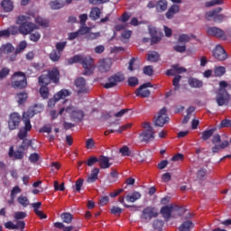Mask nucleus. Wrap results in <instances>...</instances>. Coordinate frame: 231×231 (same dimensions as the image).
Here are the masks:
<instances>
[{"mask_svg":"<svg viewBox=\"0 0 231 231\" xmlns=\"http://www.w3.org/2000/svg\"><path fill=\"white\" fill-rule=\"evenodd\" d=\"M68 115L74 120H82L84 118V111L75 108L73 106H62L60 108L59 112L57 110H51L49 116L51 120H57L60 116L61 122H64L68 118Z\"/></svg>","mask_w":231,"mask_h":231,"instance_id":"f257e3e1","label":"nucleus"},{"mask_svg":"<svg viewBox=\"0 0 231 231\" xmlns=\"http://www.w3.org/2000/svg\"><path fill=\"white\" fill-rule=\"evenodd\" d=\"M32 16L30 14H22L17 18V24L19 26V32L22 35H30L35 30H39V26L37 24L31 22Z\"/></svg>","mask_w":231,"mask_h":231,"instance_id":"f03ea898","label":"nucleus"},{"mask_svg":"<svg viewBox=\"0 0 231 231\" xmlns=\"http://www.w3.org/2000/svg\"><path fill=\"white\" fill-rule=\"evenodd\" d=\"M76 62H79L83 64V68L85 69V75H91L93 71H95V63L91 59V56H84V55H76L69 60V64H75Z\"/></svg>","mask_w":231,"mask_h":231,"instance_id":"7ed1b4c3","label":"nucleus"},{"mask_svg":"<svg viewBox=\"0 0 231 231\" xmlns=\"http://www.w3.org/2000/svg\"><path fill=\"white\" fill-rule=\"evenodd\" d=\"M60 77V74L59 72V69L54 68L51 70H50L47 74H43L39 78V84L40 86L45 87H47L48 84H50L51 82L58 84Z\"/></svg>","mask_w":231,"mask_h":231,"instance_id":"20e7f679","label":"nucleus"},{"mask_svg":"<svg viewBox=\"0 0 231 231\" xmlns=\"http://www.w3.org/2000/svg\"><path fill=\"white\" fill-rule=\"evenodd\" d=\"M226 86V81H220V89L218 90L216 97L217 106H225L226 104H228V100H230V96H228V93L225 90Z\"/></svg>","mask_w":231,"mask_h":231,"instance_id":"39448f33","label":"nucleus"},{"mask_svg":"<svg viewBox=\"0 0 231 231\" xmlns=\"http://www.w3.org/2000/svg\"><path fill=\"white\" fill-rule=\"evenodd\" d=\"M30 118H33V114L23 113V122L24 124V129H21L18 134V137L20 138V140L26 138L28 131L32 130V124L30 123Z\"/></svg>","mask_w":231,"mask_h":231,"instance_id":"423d86ee","label":"nucleus"},{"mask_svg":"<svg viewBox=\"0 0 231 231\" xmlns=\"http://www.w3.org/2000/svg\"><path fill=\"white\" fill-rule=\"evenodd\" d=\"M220 12H223V8L221 7L209 11L206 14V19H208V21L213 20L215 23H223V21H226V15L219 14Z\"/></svg>","mask_w":231,"mask_h":231,"instance_id":"0eeeda50","label":"nucleus"},{"mask_svg":"<svg viewBox=\"0 0 231 231\" xmlns=\"http://www.w3.org/2000/svg\"><path fill=\"white\" fill-rule=\"evenodd\" d=\"M125 80V76H124V74L119 72L108 78V80L104 85V88H106V89H110L111 88H115V86H118L120 82H124Z\"/></svg>","mask_w":231,"mask_h":231,"instance_id":"6e6552de","label":"nucleus"},{"mask_svg":"<svg viewBox=\"0 0 231 231\" xmlns=\"http://www.w3.org/2000/svg\"><path fill=\"white\" fill-rule=\"evenodd\" d=\"M165 124H169V116H167V109L162 108L159 111L157 116L154 117V125L156 127H163Z\"/></svg>","mask_w":231,"mask_h":231,"instance_id":"1a4fd4ad","label":"nucleus"},{"mask_svg":"<svg viewBox=\"0 0 231 231\" xmlns=\"http://www.w3.org/2000/svg\"><path fill=\"white\" fill-rule=\"evenodd\" d=\"M152 217H158V210L152 207H148L143 210L141 219L143 223H149Z\"/></svg>","mask_w":231,"mask_h":231,"instance_id":"9d476101","label":"nucleus"},{"mask_svg":"<svg viewBox=\"0 0 231 231\" xmlns=\"http://www.w3.org/2000/svg\"><path fill=\"white\" fill-rule=\"evenodd\" d=\"M143 127L144 131L140 134V137L144 142H151L154 138V129L149 123H143Z\"/></svg>","mask_w":231,"mask_h":231,"instance_id":"9b49d317","label":"nucleus"},{"mask_svg":"<svg viewBox=\"0 0 231 231\" xmlns=\"http://www.w3.org/2000/svg\"><path fill=\"white\" fill-rule=\"evenodd\" d=\"M212 53L213 57L220 62H223L224 60H226L228 59V54L226 53V51H225V49L221 45H217L213 50Z\"/></svg>","mask_w":231,"mask_h":231,"instance_id":"f8f14e48","label":"nucleus"},{"mask_svg":"<svg viewBox=\"0 0 231 231\" xmlns=\"http://www.w3.org/2000/svg\"><path fill=\"white\" fill-rule=\"evenodd\" d=\"M208 35H211V37H217V39H222L223 41H226V33H225V31L222 29H219L218 27H208L207 29Z\"/></svg>","mask_w":231,"mask_h":231,"instance_id":"ddd939ff","label":"nucleus"},{"mask_svg":"<svg viewBox=\"0 0 231 231\" xmlns=\"http://www.w3.org/2000/svg\"><path fill=\"white\" fill-rule=\"evenodd\" d=\"M19 124H21V116L18 113L11 114L8 121L9 129L14 131L19 127Z\"/></svg>","mask_w":231,"mask_h":231,"instance_id":"4468645a","label":"nucleus"},{"mask_svg":"<svg viewBox=\"0 0 231 231\" xmlns=\"http://www.w3.org/2000/svg\"><path fill=\"white\" fill-rule=\"evenodd\" d=\"M180 210H181V208L171 204V205L163 207L161 209V214H162V216L165 219H169L171 217V212H178Z\"/></svg>","mask_w":231,"mask_h":231,"instance_id":"2eb2a0df","label":"nucleus"},{"mask_svg":"<svg viewBox=\"0 0 231 231\" xmlns=\"http://www.w3.org/2000/svg\"><path fill=\"white\" fill-rule=\"evenodd\" d=\"M147 88H152V85L150 82L144 83L135 91L136 97H142V98H147V97L151 95V91H149Z\"/></svg>","mask_w":231,"mask_h":231,"instance_id":"dca6fc26","label":"nucleus"},{"mask_svg":"<svg viewBox=\"0 0 231 231\" xmlns=\"http://www.w3.org/2000/svg\"><path fill=\"white\" fill-rule=\"evenodd\" d=\"M75 86L78 89V92L79 93H88L89 91V88H88V85L86 84V79H84V78H78L75 80Z\"/></svg>","mask_w":231,"mask_h":231,"instance_id":"f3484780","label":"nucleus"},{"mask_svg":"<svg viewBox=\"0 0 231 231\" xmlns=\"http://www.w3.org/2000/svg\"><path fill=\"white\" fill-rule=\"evenodd\" d=\"M112 64L111 59L101 60L98 65V71L101 73H106V71L111 69Z\"/></svg>","mask_w":231,"mask_h":231,"instance_id":"a211bd4d","label":"nucleus"},{"mask_svg":"<svg viewBox=\"0 0 231 231\" xmlns=\"http://www.w3.org/2000/svg\"><path fill=\"white\" fill-rule=\"evenodd\" d=\"M72 2L73 0H65L62 3H60V0H53L50 3V7L51 10H60L65 5H71Z\"/></svg>","mask_w":231,"mask_h":231,"instance_id":"6ab92c4d","label":"nucleus"},{"mask_svg":"<svg viewBox=\"0 0 231 231\" xmlns=\"http://www.w3.org/2000/svg\"><path fill=\"white\" fill-rule=\"evenodd\" d=\"M29 15L31 19L33 17L36 24H39V26H42V28H48V26H50V22L48 20L41 16H36L33 13H30Z\"/></svg>","mask_w":231,"mask_h":231,"instance_id":"aec40b11","label":"nucleus"},{"mask_svg":"<svg viewBox=\"0 0 231 231\" xmlns=\"http://www.w3.org/2000/svg\"><path fill=\"white\" fill-rule=\"evenodd\" d=\"M26 46H28V43L26 42H22L18 45V47L15 50V52L13 53L11 56H7L8 60H15V58L17 57V53H21L22 51H24L26 50Z\"/></svg>","mask_w":231,"mask_h":231,"instance_id":"412c9836","label":"nucleus"},{"mask_svg":"<svg viewBox=\"0 0 231 231\" xmlns=\"http://www.w3.org/2000/svg\"><path fill=\"white\" fill-rule=\"evenodd\" d=\"M187 69L183 67H180L179 65H173L172 69H168L166 75L174 77V75H180L181 73H185Z\"/></svg>","mask_w":231,"mask_h":231,"instance_id":"4be33fe9","label":"nucleus"},{"mask_svg":"<svg viewBox=\"0 0 231 231\" xmlns=\"http://www.w3.org/2000/svg\"><path fill=\"white\" fill-rule=\"evenodd\" d=\"M12 86L14 89H23V88H26V86H28L26 76H21L20 81H12Z\"/></svg>","mask_w":231,"mask_h":231,"instance_id":"5701e85b","label":"nucleus"},{"mask_svg":"<svg viewBox=\"0 0 231 231\" xmlns=\"http://www.w3.org/2000/svg\"><path fill=\"white\" fill-rule=\"evenodd\" d=\"M148 30L152 37V42L153 43L160 42L161 38H160V35H158V29H156V27L154 26H149Z\"/></svg>","mask_w":231,"mask_h":231,"instance_id":"b1692460","label":"nucleus"},{"mask_svg":"<svg viewBox=\"0 0 231 231\" xmlns=\"http://www.w3.org/2000/svg\"><path fill=\"white\" fill-rule=\"evenodd\" d=\"M99 165L101 169H109L113 163H111V159L106 156L101 155L98 159Z\"/></svg>","mask_w":231,"mask_h":231,"instance_id":"393cba45","label":"nucleus"},{"mask_svg":"<svg viewBox=\"0 0 231 231\" xmlns=\"http://www.w3.org/2000/svg\"><path fill=\"white\" fill-rule=\"evenodd\" d=\"M100 170L98 168H94L91 173L88 176L87 182L88 183H95L97 180H98V173Z\"/></svg>","mask_w":231,"mask_h":231,"instance_id":"a878e982","label":"nucleus"},{"mask_svg":"<svg viewBox=\"0 0 231 231\" xmlns=\"http://www.w3.org/2000/svg\"><path fill=\"white\" fill-rule=\"evenodd\" d=\"M142 198V194L138 191H134L132 194L127 195L125 199L127 201V203H134L135 201H138Z\"/></svg>","mask_w":231,"mask_h":231,"instance_id":"bb28decb","label":"nucleus"},{"mask_svg":"<svg viewBox=\"0 0 231 231\" xmlns=\"http://www.w3.org/2000/svg\"><path fill=\"white\" fill-rule=\"evenodd\" d=\"M44 105L37 104L32 108H30L27 112L23 113H28V115H32V116H34L35 115H37V113H42Z\"/></svg>","mask_w":231,"mask_h":231,"instance_id":"cd10ccee","label":"nucleus"},{"mask_svg":"<svg viewBox=\"0 0 231 231\" xmlns=\"http://www.w3.org/2000/svg\"><path fill=\"white\" fill-rule=\"evenodd\" d=\"M9 157L10 158H13L14 160H23V151L21 150H18V151H15L14 152V147H11L9 149Z\"/></svg>","mask_w":231,"mask_h":231,"instance_id":"c85d7f7f","label":"nucleus"},{"mask_svg":"<svg viewBox=\"0 0 231 231\" xmlns=\"http://www.w3.org/2000/svg\"><path fill=\"white\" fill-rule=\"evenodd\" d=\"M69 95H71V92H69V90L68 89H61L59 92H57L54 97H56V100L60 101V100H64V98H66L67 97H69Z\"/></svg>","mask_w":231,"mask_h":231,"instance_id":"c756f323","label":"nucleus"},{"mask_svg":"<svg viewBox=\"0 0 231 231\" xmlns=\"http://www.w3.org/2000/svg\"><path fill=\"white\" fill-rule=\"evenodd\" d=\"M189 86L190 88H203V81L196 79V78H189L188 80Z\"/></svg>","mask_w":231,"mask_h":231,"instance_id":"7c9ffc66","label":"nucleus"},{"mask_svg":"<svg viewBox=\"0 0 231 231\" xmlns=\"http://www.w3.org/2000/svg\"><path fill=\"white\" fill-rule=\"evenodd\" d=\"M0 50H1V53H5V55H10V53H14L15 49L12 44L6 43L2 45Z\"/></svg>","mask_w":231,"mask_h":231,"instance_id":"2f4dec72","label":"nucleus"},{"mask_svg":"<svg viewBox=\"0 0 231 231\" xmlns=\"http://www.w3.org/2000/svg\"><path fill=\"white\" fill-rule=\"evenodd\" d=\"M178 12H180V6L173 5L166 14L167 19H172V17H174L175 14H178Z\"/></svg>","mask_w":231,"mask_h":231,"instance_id":"473e14b6","label":"nucleus"},{"mask_svg":"<svg viewBox=\"0 0 231 231\" xmlns=\"http://www.w3.org/2000/svg\"><path fill=\"white\" fill-rule=\"evenodd\" d=\"M26 100H28V93L20 92L16 95V102H18L20 106H22V104H24Z\"/></svg>","mask_w":231,"mask_h":231,"instance_id":"72a5a7b5","label":"nucleus"},{"mask_svg":"<svg viewBox=\"0 0 231 231\" xmlns=\"http://www.w3.org/2000/svg\"><path fill=\"white\" fill-rule=\"evenodd\" d=\"M17 202L19 203V205L23 207V208H26V207H28L30 205V199H28V197H26L24 195L19 196L17 198Z\"/></svg>","mask_w":231,"mask_h":231,"instance_id":"f704fd0d","label":"nucleus"},{"mask_svg":"<svg viewBox=\"0 0 231 231\" xmlns=\"http://www.w3.org/2000/svg\"><path fill=\"white\" fill-rule=\"evenodd\" d=\"M2 8L5 12H12L14 10V3L10 0H4L2 2Z\"/></svg>","mask_w":231,"mask_h":231,"instance_id":"c9c22d12","label":"nucleus"},{"mask_svg":"<svg viewBox=\"0 0 231 231\" xmlns=\"http://www.w3.org/2000/svg\"><path fill=\"white\" fill-rule=\"evenodd\" d=\"M147 60L150 62H158L160 60V54L156 51H150L147 55Z\"/></svg>","mask_w":231,"mask_h":231,"instance_id":"e433bc0d","label":"nucleus"},{"mask_svg":"<svg viewBox=\"0 0 231 231\" xmlns=\"http://www.w3.org/2000/svg\"><path fill=\"white\" fill-rule=\"evenodd\" d=\"M228 143H229L228 141H223L222 143L216 144L212 148L213 154H216V152H217L218 151H221V149H226V147H228Z\"/></svg>","mask_w":231,"mask_h":231,"instance_id":"4c0bfd02","label":"nucleus"},{"mask_svg":"<svg viewBox=\"0 0 231 231\" xmlns=\"http://www.w3.org/2000/svg\"><path fill=\"white\" fill-rule=\"evenodd\" d=\"M226 73V69L223 66L215 67L214 75L215 77H223Z\"/></svg>","mask_w":231,"mask_h":231,"instance_id":"58836bf2","label":"nucleus"},{"mask_svg":"<svg viewBox=\"0 0 231 231\" xmlns=\"http://www.w3.org/2000/svg\"><path fill=\"white\" fill-rule=\"evenodd\" d=\"M63 223L69 225L73 221V215L70 213H63L60 215Z\"/></svg>","mask_w":231,"mask_h":231,"instance_id":"ea45409f","label":"nucleus"},{"mask_svg":"<svg viewBox=\"0 0 231 231\" xmlns=\"http://www.w3.org/2000/svg\"><path fill=\"white\" fill-rule=\"evenodd\" d=\"M100 9H98V7H94L90 12L89 17L90 19L96 21V19H98L100 17Z\"/></svg>","mask_w":231,"mask_h":231,"instance_id":"a19ab883","label":"nucleus"},{"mask_svg":"<svg viewBox=\"0 0 231 231\" xmlns=\"http://www.w3.org/2000/svg\"><path fill=\"white\" fill-rule=\"evenodd\" d=\"M207 180V170L200 169L197 173V181H203Z\"/></svg>","mask_w":231,"mask_h":231,"instance_id":"79ce46f5","label":"nucleus"},{"mask_svg":"<svg viewBox=\"0 0 231 231\" xmlns=\"http://www.w3.org/2000/svg\"><path fill=\"white\" fill-rule=\"evenodd\" d=\"M29 39L30 41H32V42H39V41L41 40V32L37 31L29 33Z\"/></svg>","mask_w":231,"mask_h":231,"instance_id":"37998d69","label":"nucleus"},{"mask_svg":"<svg viewBox=\"0 0 231 231\" xmlns=\"http://www.w3.org/2000/svg\"><path fill=\"white\" fill-rule=\"evenodd\" d=\"M192 227H194V224L191 221H186L180 226V231H189Z\"/></svg>","mask_w":231,"mask_h":231,"instance_id":"c03bdc74","label":"nucleus"},{"mask_svg":"<svg viewBox=\"0 0 231 231\" xmlns=\"http://www.w3.org/2000/svg\"><path fill=\"white\" fill-rule=\"evenodd\" d=\"M156 8L158 12H165L167 10V1L165 0H161L157 3Z\"/></svg>","mask_w":231,"mask_h":231,"instance_id":"a18cd8bd","label":"nucleus"},{"mask_svg":"<svg viewBox=\"0 0 231 231\" xmlns=\"http://www.w3.org/2000/svg\"><path fill=\"white\" fill-rule=\"evenodd\" d=\"M178 42L185 46L187 42H190V36L189 34H181L179 36Z\"/></svg>","mask_w":231,"mask_h":231,"instance_id":"49530a36","label":"nucleus"},{"mask_svg":"<svg viewBox=\"0 0 231 231\" xmlns=\"http://www.w3.org/2000/svg\"><path fill=\"white\" fill-rule=\"evenodd\" d=\"M216 131V128H212L209 130H206L202 133V140H208V138H210V136H212L214 134Z\"/></svg>","mask_w":231,"mask_h":231,"instance_id":"de8ad7c7","label":"nucleus"},{"mask_svg":"<svg viewBox=\"0 0 231 231\" xmlns=\"http://www.w3.org/2000/svg\"><path fill=\"white\" fill-rule=\"evenodd\" d=\"M50 59L52 60V62H57L59 59H60V52L57 51H52L50 54Z\"/></svg>","mask_w":231,"mask_h":231,"instance_id":"09e8293b","label":"nucleus"},{"mask_svg":"<svg viewBox=\"0 0 231 231\" xmlns=\"http://www.w3.org/2000/svg\"><path fill=\"white\" fill-rule=\"evenodd\" d=\"M40 94L42 98H48V97H50V91L48 90V87L42 86L40 88Z\"/></svg>","mask_w":231,"mask_h":231,"instance_id":"8fccbe9b","label":"nucleus"},{"mask_svg":"<svg viewBox=\"0 0 231 231\" xmlns=\"http://www.w3.org/2000/svg\"><path fill=\"white\" fill-rule=\"evenodd\" d=\"M181 80L180 75H176L172 80V84L174 86V90L178 91L180 89V81Z\"/></svg>","mask_w":231,"mask_h":231,"instance_id":"3c124183","label":"nucleus"},{"mask_svg":"<svg viewBox=\"0 0 231 231\" xmlns=\"http://www.w3.org/2000/svg\"><path fill=\"white\" fill-rule=\"evenodd\" d=\"M17 32L14 31V28L5 30V31H0V37H8V35H15Z\"/></svg>","mask_w":231,"mask_h":231,"instance_id":"603ef678","label":"nucleus"},{"mask_svg":"<svg viewBox=\"0 0 231 231\" xmlns=\"http://www.w3.org/2000/svg\"><path fill=\"white\" fill-rule=\"evenodd\" d=\"M8 75H10V69L4 67L0 70V80H3V79H6V77H8Z\"/></svg>","mask_w":231,"mask_h":231,"instance_id":"864d4df0","label":"nucleus"},{"mask_svg":"<svg viewBox=\"0 0 231 231\" xmlns=\"http://www.w3.org/2000/svg\"><path fill=\"white\" fill-rule=\"evenodd\" d=\"M133 124L128 123L126 125H124L123 126L119 127L117 130H110V133H124L125 129H129V127H132Z\"/></svg>","mask_w":231,"mask_h":231,"instance_id":"5fc2aeb1","label":"nucleus"},{"mask_svg":"<svg viewBox=\"0 0 231 231\" xmlns=\"http://www.w3.org/2000/svg\"><path fill=\"white\" fill-rule=\"evenodd\" d=\"M26 213L23 212V211H17V212H14V218L16 219V220H19V219H24V217H26Z\"/></svg>","mask_w":231,"mask_h":231,"instance_id":"6e6d98bb","label":"nucleus"},{"mask_svg":"<svg viewBox=\"0 0 231 231\" xmlns=\"http://www.w3.org/2000/svg\"><path fill=\"white\" fill-rule=\"evenodd\" d=\"M223 0H211L206 3V6H208V8H210V6H216V5H223Z\"/></svg>","mask_w":231,"mask_h":231,"instance_id":"4d7b16f0","label":"nucleus"},{"mask_svg":"<svg viewBox=\"0 0 231 231\" xmlns=\"http://www.w3.org/2000/svg\"><path fill=\"white\" fill-rule=\"evenodd\" d=\"M66 44H68L67 42H60L56 44V50L58 51V52H61L64 51V48H66Z\"/></svg>","mask_w":231,"mask_h":231,"instance_id":"13d9d810","label":"nucleus"},{"mask_svg":"<svg viewBox=\"0 0 231 231\" xmlns=\"http://www.w3.org/2000/svg\"><path fill=\"white\" fill-rule=\"evenodd\" d=\"M84 185V180L83 179H79L76 181L75 186L73 187V189H76L77 192H80V189H82V186Z\"/></svg>","mask_w":231,"mask_h":231,"instance_id":"bf43d9fd","label":"nucleus"},{"mask_svg":"<svg viewBox=\"0 0 231 231\" xmlns=\"http://www.w3.org/2000/svg\"><path fill=\"white\" fill-rule=\"evenodd\" d=\"M95 140L93 138L87 139L86 141V148L87 149H95Z\"/></svg>","mask_w":231,"mask_h":231,"instance_id":"052dcab7","label":"nucleus"},{"mask_svg":"<svg viewBox=\"0 0 231 231\" xmlns=\"http://www.w3.org/2000/svg\"><path fill=\"white\" fill-rule=\"evenodd\" d=\"M57 102H59V99H57V97H55V96H53V98H51L48 100V107H50L51 109H53V107H55Z\"/></svg>","mask_w":231,"mask_h":231,"instance_id":"680f3d73","label":"nucleus"},{"mask_svg":"<svg viewBox=\"0 0 231 231\" xmlns=\"http://www.w3.org/2000/svg\"><path fill=\"white\" fill-rule=\"evenodd\" d=\"M128 84L132 88H134V86H138V79L136 77H131L128 79Z\"/></svg>","mask_w":231,"mask_h":231,"instance_id":"e2e57ef3","label":"nucleus"},{"mask_svg":"<svg viewBox=\"0 0 231 231\" xmlns=\"http://www.w3.org/2000/svg\"><path fill=\"white\" fill-rule=\"evenodd\" d=\"M100 37V32H90L87 35V39L89 41H95V39H98Z\"/></svg>","mask_w":231,"mask_h":231,"instance_id":"0e129e2a","label":"nucleus"},{"mask_svg":"<svg viewBox=\"0 0 231 231\" xmlns=\"http://www.w3.org/2000/svg\"><path fill=\"white\" fill-rule=\"evenodd\" d=\"M16 194H21V188H19L18 186H15L12 191H11V198L13 199H15V195Z\"/></svg>","mask_w":231,"mask_h":231,"instance_id":"69168bd1","label":"nucleus"},{"mask_svg":"<svg viewBox=\"0 0 231 231\" xmlns=\"http://www.w3.org/2000/svg\"><path fill=\"white\" fill-rule=\"evenodd\" d=\"M120 152H121V154H123V156H130L131 155V151L129 150V147H127V146H123L120 149Z\"/></svg>","mask_w":231,"mask_h":231,"instance_id":"338daca9","label":"nucleus"},{"mask_svg":"<svg viewBox=\"0 0 231 231\" xmlns=\"http://www.w3.org/2000/svg\"><path fill=\"white\" fill-rule=\"evenodd\" d=\"M152 226H153V228H155V230H158V229L162 228V226H163V221L154 220Z\"/></svg>","mask_w":231,"mask_h":231,"instance_id":"774afa93","label":"nucleus"}]
</instances>
